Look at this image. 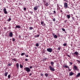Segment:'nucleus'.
<instances>
[{"label": "nucleus", "instance_id": "1", "mask_svg": "<svg viewBox=\"0 0 80 80\" xmlns=\"http://www.w3.org/2000/svg\"><path fill=\"white\" fill-rule=\"evenodd\" d=\"M49 67L51 71H52L53 72H54L55 70V69L54 68H52V67L51 66H49Z\"/></svg>", "mask_w": 80, "mask_h": 80}, {"label": "nucleus", "instance_id": "2", "mask_svg": "<svg viewBox=\"0 0 80 80\" xmlns=\"http://www.w3.org/2000/svg\"><path fill=\"white\" fill-rule=\"evenodd\" d=\"M24 70L27 72H30V68L28 67H26L24 68Z\"/></svg>", "mask_w": 80, "mask_h": 80}, {"label": "nucleus", "instance_id": "3", "mask_svg": "<svg viewBox=\"0 0 80 80\" xmlns=\"http://www.w3.org/2000/svg\"><path fill=\"white\" fill-rule=\"evenodd\" d=\"M52 48H48L47 49V51L48 52H50V53H51L52 52Z\"/></svg>", "mask_w": 80, "mask_h": 80}, {"label": "nucleus", "instance_id": "4", "mask_svg": "<svg viewBox=\"0 0 80 80\" xmlns=\"http://www.w3.org/2000/svg\"><path fill=\"white\" fill-rule=\"evenodd\" d=\"M3 10L4 13L5 14H7V9H6V8H4Z\"/></svg>", "mask_w": 80, "mask_h": 80}, {"label": "nucleus", "instance_id": "5", "mask_svg": "<svg viewBox=\"0 0 80 80\" xmlns=\"http://www.w3.org/2000/svg\"><path fill=\"white\" fill-rule=\"evenodd\" d=\"M64 7L65 8H68V4L67 3L65 2L64 4Z\"/></svg>", "mask_w": 80, "mask_h": 80}, {"label": "nucleus", "instance_id": "6", "mask_svg": "<svg viewBox=\"0 0 80 80\" xmlns=\"http://www.w3.org/2000/svg\"><path fill=\"white\" fill-rule=\"evenodd\" d=\"M41 23L42 26H43V27H45V26L46 25L45 23H44L43 22L41 21Z\"/></svg>", "mask_w": 80, "mask_h": 80}, {"label": "nucleus", "instance_id": "7", "mask_svg": "<svg viewBox=\"0 0 80 80\" xmlns=\"http://www.w3.org/2000/svg\"><path fill=\"white\" fill-rule=\"evenodd\" d=\"M52 34L53 36L54 37V38H57L58 36H57V35L54 34V33H52Z\"/></svg>", "mask_w": 80, "mask_h": 80}, {"label": "nucleus", "instance_id": "8", "mask_svg": "<svg viewBox=\"0 0 80 80\" xmlns=\"http://www.w3.org/2000/svg\"><path fill=\"white\" fill-rule=\"evenodd\" d=\"M9 35L10 37H13V33L12 32H10Z\"/></svg>", "mask_w": 80, "mask_h": 80}, {"label": "nucleus", "instance_id": "9", "mask_svg": "<svg viewBox=\"0 0 80 80\" xmlns=\"http://www.w3.org/2000/svg\"><path fill=\"white\" fill-rule=\"evenodd\" d=\"M73 74H73V72H71L69 73V76H72V75H73Z\"/></svg>", "mask_w": 80, "mask_h": 80}, {"label": "nucleus", "instance_id": "10", "mask_svg": "<svg viewBox=\"0 0 80 80\" xmlns=\"http://www.w3.org/2000/svg\"><path fill=\"white\" fill-rule=\"evenodd\" d=\"M38 8V7L36 6V7H34L33 8V9L34 10H35V11H36V10H37Z\"/></svg>", "mask_w": 80, "mask_h": 80}, {"label": "nucleus", "instance_id": "11", "mask_svg": "<svg viewBox=\"0 0 80 80\" xmlns=\"http://www.w3.org/2000/svg\"><path fill=\"white\" fill-rule=\"evenodd\" d=\"M15 28H21V27H20V26L17 25L16 26Z\"/></svg>", "mask_w": 80, "mask_h": 80}, {"label": "nucleus", "instance_id": "12", "mask_svg": "<svg viewBox=\"0 0 80 80\" xmlns=\"http://www.w3.org/2000/svg\"><path fill=\"white\" fill-rule=\"evenodd\" d=\"M74 55H78V52H75L74 53Z\"/></svg>", "mask_w": 80, "mask_h": 80}, {"label": "nucleus", "instance_id": "13", "mask_svg": "<svg viewBox=\"0 0 80 80\" xmlns=\"http://www.w3.org/2000/svg\"><path fill=\"white\" fill-rule=\"evenodd\" d=\"M63 67H64V68H69V67L67 65L63 66Z\"/></svg>", "mask_w": 80, "mask_h": 80}, {"label": "nucleus", "instance_id": "14", "mask_svg": "<svg viewBox=\"0 0 80 80\" xmlns=\"http://www.w3.org/2000/svg\"><path fill=\"white\" fill-rule=\"evenodd\" d=\"M66 17L68 19H69L70 18V15H67Z\"/></svg>", "mask_w": 80, "mask_h": 80}, {"label": "nucleus", "instance_id": "15", "mask_svg": "<svg viewBox=\"0 0 80 80\" xmlns=\"http://www.w3.org/2000/svg\"><path fill=\"white\" fill-rule=\"evenodd\" d=\"M16 65L17 68H19V64H18V63H17Z\"/></svg>", "mask_w": 80, "mask_h": 80}, {"label": "nucleus", "instance_id": "16", "mask_svg": "<svg viewBox=\"0 0 80 80\" xmlns=\"http://www.w3.org/2000/svg\"><path fill=\"white\" fill-rule=\"evenodd\" d=\"M7 75H8V72H6L4 74V76H5V77H7Z\"/></svg>", "mask_w": 80, "mask_h": 80}, {"label": "nucleus", "instance_id": "17", "mask_svg": "<svg viewBox=\"0 0 80 80\" xmlns=\"http://www.w3.org/2000/svg\"><path fill=\"white\" fill-rule=\"evenodd\" d=\"M29 28V30H33V27H30Z\"/></svg>", "mask_w": 80, "mask_h": 80}, {"label": "nucleus", "instance_id": "18", "mask_svg": "<svg viewBox=\"0 0 80 80\" xmlns=\"http://www.w3.org/2000/svg\"><path fill=\"white\" fill-rule=\"evenodd\" d=\"M51 64L52 66H53V64H54V62H51Z\"/></svg>", "mask_w": 80, "mask_h": 80}, {"label": "nucleus", "instance_id": "19", "mask_svg": "<svg viewBox=\"0 0 80 80\" xmlns=\"http://www.w3.org/2000/svg\"><path fill=\"white\" fill-rule=\"evenodd\" d=\"M80 76V73H79L76 76L77 77H78Z\"/></svg>", "mask_w": 80, "mask_h": 80}, {"label": "nucleus", "instance_id": "20", "mask_svg": "<svg viewBox=\"0 0 80 80\" xmlns=\"http://www.w3.org/2000/svg\"><path fill=\"white\" fill-rule=\"evenodd\" d=\"M74 69H75V70H77V66H74Z\"/></svg>", "mask_w": 80, "mask_h": 80}, {"label": "nucleus", "instance_id": "21", "mask_svg": "<svg viewBox=\"0 0 80 80\" xmlns=\"http://www.w3.org/2000/svg\"><path fill=\"white\" fill-rule=\"evenodd\" d=\"M17 59H16V58H14V59H12V60H13V61H14L15 62H17V61L16 60Z\"/></svg>", "mask_w": 80, "mask_h": 80}, {"label": "nucleus", "instance_id": "22", "mask_svg": "<svg viewBox=\"0 0 80 80\" xmlns=\"http://www.w3.org/2000/svg\"><path fill=\"white\" fill-rule=\"evenodd\" d=\"M45 5L46 6H47V7H48V2H47L45 4Z\"/></svg>", "mask_w": 80, "mask_h": 80}, {"label": "nucleus", "instance_id": "23", "mask_svg": "<svg viewBox=\"0 0 80 80\" xmlns=\"http://www.w3.org/2000/svg\"><path fill=\"white\" fill-rule=\"evenodd\" d=\"M11 20V18H10L9 19H8V22H10Z\"/></svg>", "mask_w": 80, "mask_h": 80}, {"label": "nucleus", "instance_id": "24", "mask_svg": "<svg viewBox=\"0 0 80 80\" xmlns=\"http://www.w3.org/2000/svg\"><path fill=\"white\" fill-rule=\"evenodd\" d=\"M36 47H38V46H39V44H38V43H37L36 44Z\"/></svg>", "mask_w": 80, "mask_h": 80}, {"label": "nucleus", "instance_id": "25", "mask_svg": "<svg viewBox=\"0 0 80 80\" xmlns=\"http://www.w3.org/2000/svg\"><path fill=\"white\" fill-rule=\"evenodd\" d=\"M40 37V35H37L36 36H35V37H37V38L38 37Z\"/></svg>", "mask_w": 80, "mask_h": 80}, {"label": "nucleus", "instance_id": "26", "mask_svg": "<svg viewBox=\"0 0 80 80\" xmlns=\"http://www.w3.org/2000/svg\"><path fill=\"white\" fill-rule=\"evenodd\" d=\"M20 68H23V66H22V65L20 64Z\"/></svg>", "mask_w": 80, "mask_h": 80}, {"label": "nucleus", "instance_id": "27", "mask_svg": "<svg viewBox=\"0 0 80 80\" xmlns=\"http://www.w3.org/2000/svg\"><path fill=\"white\" fill-rule=\"evenodd\" d=\"M48 74L47 73H46L45 74V76L46 77H48Z\"/></svg>", "mask_w": 80, "mask_h": 80}, {"label": "nucleus", "instance_id": "28", "mask_svg": "<svg viewBox=\"0 0 80 80\" xmlns=\"http://www.w3.org/2000/svg\"><path fill=\"white\" fill-rule=\"evenodd\" d=\"M76 62H78V63H80V61L78 60H76Z\"/></svg>", "mask_w": 80, "mask_h": 80}, {"label": "nucleus", "instance_id": "29", "mask_svg": "<svg viewBox=\"0 0 80 80\" xmlns=\"http://www.w3.org/2000/svg\"><path fill=\"white\" fill-rule=\"evenodd\" d=\"M25 53H21V56H23V55H24V54H25Z\"/></svg>", "mask_w": 80, "mask_h": 80}, {"label": "nucleus", "instance_id": "30", "mask_svg": "<svg viewBox=\"0 0 80 80\" xmlns=\"http://www.w3.org/2000/svg\"><path fill=\"white\" fill-rule=\"evenodd\" d=\"M57 50H60V47H58L57 49Z\"/></svg>", "mask_w": 80, "mask_h": 80}, {"label": "nucleus", "instance_id": "31", "mask_svg": "<svg viewBox=\"0 0 80 80\" xmlns=\"http://www.w3.org/2000/svg\"><path fill=\"white\" fill-rule=\"evenodd\" d=\"M11 77V76L10 75H9L8 76V78H10Z\"/></svg>", "mask_w": 80, "mask_h": 80}, {"label": "nucleus", "instance_id": "32", "mask_svg": "<svg viewBox=\"0 0 80 80\" xmlns=\"http://www.w3.org/2000/svg\"><path fill=\"white\" fill-rule=\"evenodd\" d=\"M72 19L74 21H75V18L74 17H72Z\"/></svg>", "mask_w": 80, "mask_h": 80}, {"label": "nucleus", "instance_id": "33", "mask_svg": "<svg viewBox=\"0 0 80 80\" xmlns=\"http://www.w3.org/2000/svg\"><path fill=\"white\" fill-rule=\"evenodd\" d=\"M62 30L63 32H65V29L64 28H62Z\"/></svg>", "mask_w": 80, "mask_h": 80}, {"label": "nucleus", "instance_id": "34", "mask_svg": "<svg viewBox=\"0 0 80 80\" xmlns=\"http://www.w3.org/2000/svg\"><path fill=\"white\" fill-rule=\"evenodd\" d=\"M63 46H64L65 47V46L67 45V44L64 43V44H63Z\"/></svg>", "mask_w": 80, "mask_h": 80}, {"label": "nucleus", "instance_id": "35", "mask_svg": "<svg viewBox=\"0 0 80 80\" xmlns=\"http://www.w3.org/2000/svg\"><path fill=\"white\" fill-rule=\"evenodd\" d=\"M29 12L30 13L31 15H32V14H33V12H32V11H30V12Z\"/></svg>", "mask_w": 80, "mask_h": 80}, {"label": "nucleus", "instance_id": "36", "mask_svg": "<svg viewBox=\"0 0 80 80\" xmlns=\"http://www.w3.org/2000/svg\"><path fill=\"white\" fill-rule=\"evenodd\" d=\"M55 18H54V19H53L52 21L54 22H55Z\"/></svg>", "mask_w": 80, "mask_h": 80}, {"label": "nucleus", "instance_id": "37", "mask_svg": "<svg viewBox=\"0 0 80 80\" xmlns=\"http://www.w3.org/2000/svg\"><path fill=\"white\" fill-rule=\"evenodd\" d=\"M26 10H27V8H24V11H26Z\"/></svg>", "mask_w": 80, "mask_h": 80}, {"label": "nucleus", "instance_id": "38", "mask_svg": "<svg viewBox=\"0 0 80 80\" xmlns=\"http://www.w3.org/2000/svg\"><path fill=\"white\" fill-rule=\"evenodd\" d=\"M53 12L54 14H55V13H56V12L55 10L53 11Z\"/></svg>", "mask_w": 80, "mask_h": 80}, {"label": "nucleus", "instance_id": "39", "mask_svg": "<svg viewBox=\"0 0 80 80\" xmlns=\"http://www.w3.org/2000/svg\"><path fill=\"white\" fill-rule=\"evenodd\" d=\"M69 63L70 65H72V62H69Z\"/></svg>", "mask_w": 80, "mask_h": 80}, {"label": "nucleus", "instance_id": "40", "mask_svg": "<svg viewBox=\"0 0 80 80\" xmlns=\"http://www.w3.org/2000/svg\"><path fill=\"white\" fill-rule=\"evenodd\" d=\"M12 41H13V42H15V38H13V39H12Z\"/></svg>", "mask_w": 80, "mask_h": 80}, {"label": "nucleus", "instance_id": "41", "mask_svg": "<svg viewBox=\"0 0 80 80\" xmlns=\"http://www.w3.org/2000/svg\"><path fill=\"white\" fill-rule=\"evenodd\" d=\"M25 61H26V62H27V60H28V59H25Z\"/></svg>", "mask_w": 80, "mask_h": 80}, {"label": "nucleus", "instance_id": "42", "mask_svg": "<svg viewBox=\"0 0 80 80\" xmlns=\"http://www.w3.org/2000/svg\"><path fill=\"white\" fill-rule=\"evenodd\" d=\"M41 76H43V74H41Z\"/></svg>", "mask_w": 80, "mask_h": 80}, {"label": "nucleus", "instance_id": "43", "mask_svg": "<svg viewBox=\"0 0 80 80\" xmlns=\"http://www.w3.org/2000/svg\"><path fill=\"white\" fill-rule=\"evenodd\" d=\"M30 68L31 69V68H32V66H31L30 67Z\"/></svg>", "mask_w": 80, "mask_h": 80}, {"label": "nucleus", "instance_id": "44", "mask_svg": "<svg viewBox=\"0 0 80 80\" xmlns=\"http://www.w3.org/2000/svg\"><path fill=\"white\" fill-rule=\"evenodd\" d=\"M8 65L9 66H11V64H9Z\"/></svg>", "mask_w": 80, "mask_h": 80}, {"label": "nucleus", "instance_id": "45", "mask_svg": "<svg viewBox=\"0 0 80 80\" xmlns=\"http://www.w3.org/2000/svg\"><path fill=\"white\" fill-rule=\"evenodd\" d=\"M26 57H28V55H26Z\"/></svg>", "mask_w": 80, "mask_h": 80}, {"label": "nucleus", "instance_id": "46", "mask_svg": "<svg viewBox=\"0 0 80 80\" xmlns=\"http://www.w3.org/2000/svg\"><path fill=\"white\" fill-rule=\"evenodd\" d=\"M19 38H21V36L20 35L19 36Z\"/></svg>", "mask_w": 80, "mask_h": 80}, {"label": "nucleus", "instance_id": "47", "mask_svg": "<svg viewBox=\"0 0 80 80\" xmlns=\"http://www.w3.org/2000/svg\"><path fill=\"white\" fill-rule=\"evenodd\" d=\"M29 75H30V76L32 75V74H31V73Z\"/></svg>", "mask_w": 80, "mask_h": 80}, {"label": "nucleus", "instance_id": "48", "mask_svg": "<svg viewBox=\"0 0 80 80\" xmlns=\"http://www.w3.org/2000/svg\"><path fill=\"white\" fill-rule=\"evenodd\" d=\"M67 20H65V23H66V22H67Z\"/></svg>", "mask_w": 80, "mask_h": 80}, {"label": "nucleus", "instance_id": "49", "mask_svg": "<svg viewBox=\"0 0 80 80\" xmlns=\"http://www.w3.org/2000/svg\"><path fill=\"white\" fill-rule=\"evenodd\" d=\"M68 57H70V55H68Z\"/></svg>", "mask_w": 80, "mask_h": 80}, {"label": "nucleus", "instance_id": "50", "mask_svg": "<svg viewBox=\"0 0 80 80\" xmlns=\"http://www.w3.org/2000/svg\"><path fill=\"white\" fill-rule=\"evenodd\" d=\"M61 13H62V10H61Z\"/></svg>", "mask_w": 80, "mask_h": 80}, {"label": "nucleus", "instance_id": "51", "mask_svg": "<svg viewBox=\"0 0 80 80\" xmlns=\"http://www.w3.org/2000/svg\"><path fill=\"white\" fill-rule=\"evenodd\" d=\"M77 18H78V16H76Z\"/></svg>", "mask_w": 80, "mask_h": 80}, {"label": "nucleus", "instance_id": "52", "mask_svg": "<svg viewBox=\"0 0 80 80\" xmlns=\"http://www.w3.org/2000/svg\"><path fill=\"white\" fill-rule=\"evenodd\" d=\"M69 71H71V69H70L69 70Z\"/></svg>", "mask_w": 80, "mask_h": 80}, {"label": "nucleus", "instance_id": "53", "mask_svg": "<svg viewBox=\"0 0 80 80\" xmlns=\"http://www.w3.org/2000/svg\"><path fill=\"white\" fill-rule=\"evenodd\" d=\"M64 0V1H66V0Z\"/></svg>", "mask_w": 80, "mask_h": 80}, {"label": "nucleus", "instance_id": "54", "mask_svg": "<svg viewBox=\"0 0 80 80\" xmlns=\"http://www.w3.org/2000/svg\"><path fill=\"white\" fill-rule=\"evenodd\" d=\"M62 14H63V13H62Z\"/></svg>", "mask_w": 80, "mask_h": 80}]
</instances>
